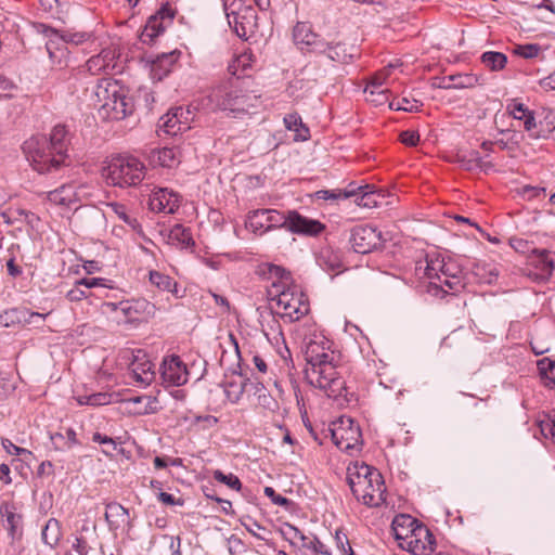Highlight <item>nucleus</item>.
<instances>
[{
  "label": "nucleus",
  "instance_id": "1",
  "mask_svg": "<svg viewBox=\"0 0 555 555\" xmlns=\"http://www.w3.org/2000/svg\"><path fill=\"white\" fill-rule=\"evenodd\" d=\"M308 383L323 390L328 398H339L346 390L345 380L336 366L337 356L331 350V341L323 335L314 334L305 339L302 348Z\"/></svg>",
  "mask_w": 555,
  "mask_h": 555
},
{
  "label": "nucleus",
  "instance_id": "2",
  "mask_svg": "<svg viewBox=\"0 0 555 555\" xmlns=\"http://www.w3.org/2000/svg\"><path fill=\"white\" fill-rule=\"evenodd\" d=\"M268 279L271 280L267 293L270 301L276 305V312L289 322L300 320L308 314L310 305L301 287L294 283L291 272L275 264L268 267Z\"/></svg>",
  "mask_w": 555,
  "mask_h": 555
},
{
  "label": "nucleus",
  "instance_id": "3",
  "mask_svg": "<svg viewBox=\"0 0 555 555\" xmlns=\"http://www.w3.org/2000/svg\"><path fill=\"white\" fill-rule=\"evenodd\" d=\"M94 96L95 105L103 118L120 120L132 111L130 101L116 80L101 79L96 85Z\"/></svg>",
  "mask_w": 555,
  "mask_h": 555
},
{
  "label": "nucleus",
  "instance_id": "4",
  "mask_svg": "<svg viewBox=\"0 0 555 555\" xmlns=\"http://www.w3.org/2000/svg\"><path fill=\"white\" fill-rule=\"evenodd\" d=\"M102 176L113 186H137L145 177V165L133 156H117L103 167Z\"/></svg>",
  "mask_w": 555,
  "mask_h": 555
},
{
  "label": "nucleus",
  "instance_id": "5",
  "mask_svg": "<svg viewBox=\"0 0 555 555\" xmlns=\"http://www.w3.org/2000/svg\"><path fill=\"white\" fill-rule=\"evenodd\" d=\"M23 150L31 167L39 173L57 171L61 167L69 165L68 156L59 155L53 151L43 135L25 141Z\"/></svg>",
  "mask_w": 555,
  "mask_h": 555
},
{
  "label": "nucleus",
  "instance_id": "6",
  "mask_svg": "<svg viewBox=\"0 0 555 555\" xmlns=\"http://www.w3.org/2000/svg\"><path fill=\"white\" fill-rule=\"evenodd\" d=\"M334 444L341 451L353 454L360 451L362 434L359 425L350 417H340L328 428Z\"/></svg>",
  "mask_w": 555,
  "mask_h": 555
},
{
  "label": "nucleus",
  "instance_id": "7",
  "mask_svg": "<svg viewBox=\"0 0 555 555\" xmlns=\"http://www.w3.org/2000/svg\"><path fill=\"white\" fill-rule=\"evenodd\" d=\"M385 483L379 472H373V476L367 480H363L353 489L352 493L358 501L362 502L369 507H376L382 505L385 501Z\"/></svg>",
  "mask_w": 555,
  "mask_h": 555
},
{
  "label": "nucleus",
  "instance_id": "8",
  "mask_svg": "<svg viewBox=\"0 0 555 555\" xmlns=\"http://www.w3.org/2000/svg\"><path fill=\"white\" fill-rule=\"evenodd\" d=\"M103 306L112 312H120L128 321L154 317L156 311L155 305L144 298L105 302Z\"/></svg>",
  "mask_w": 555,
  "mask_h": 555
},
{
  "label": "nucleus",
  "instance_id": "9",
  "mask_svg": "<svg viewBox=\"0 0 555 555\" xmlns=\"http://www.w3.org/2000/svg\"><path fill=\"white\" fill-rule=\"evenodd\" d=\"M438 276L439 280L433 281V294L435 296H438L440 294L454 295L464 288V282L461 275V270L453 263L444 262V268H442Z\"/></svg>",
  "mask_w": 555,
  "mask_h": 555
},
{
  "label": "nucleus",
  "instance_id": "10",
  "mask_svg": "<svg viewBox=\"0 0 555 555\" xmlns=\"http://www.w3.org/2000/svg\"><path fill=\"white\" fill-rule=\"evenodd\" d=\"M435 545L434 534L423 524L414 527V532L410 534L408 540L404 543H400L401 547L406 548L414 555H430L435 550Z\"/></svg>",
  "mask_w": 555,
  "mask_h": 555
},
{
  "label": "nucleus",
  "instance_id": "11",
  "mask_svg": "<svg viewBox=\"0 0 555 555\" xmlns=\"http://www.w3.org/2000/svg\"><path fill=\"white\" fill-rule=\"evenodd\" d=\"M350 242L356 253L367 254L380 245L382 233L371 225H359L352 230Z\"/></svg>",
  "mask_w": 555,
  "mask_h": 555
},
{
  "label": "nucleus",
  "instance_id": "12",
  "mask_svg": "<svg viewBox=\"0 0 555 555\" xmlns=\"http://www.w3.org/2000/svg\"><path fill=\"white\" fill-rule=\"evenodd\" d=\"M237 80L222 82L214 87L207 95L208 105L214 111H228L232 114Z\"/></svg>",
  "mask_w": 555,
  "mask_h": 555
},
{
  "label": "nucleus",
  "instance_id": "13",
  "mask_svg": "<svg viewBox=\"0 0 555 555\" xmlns=\"http://www.w3.org/2000/svg\"><path fill=\"white\" fill-rule=\"evenodd\" d=\"M188 370L178 356H170L163 360L160 377L167 386H180L188 382Z\"/></svg>",
  "mask_w": 555,
  "mask_h": 555
},
{
  "label": "nucleus",
  "instance_id": "14",
  "mask_svg": "<svg viewBox=\"0 0 555 555\" xmlns=\"http://www.w3.org/2000/svg\"><path fill=\"white\" fill-rule=\"evenodd\" d=\"M293 39L296 46L301 50L306 49L310 52L318 53L322 51L324 38H321L312 30L311 24L307 22H298L293 28Z\"/></svg>",
  "mask_w": 555,
  "mask_h": 555
},
{
  "label": "nucleus",
  "instance_id": "15",
  "mask_svg": "<svg viewBox=\"0 0 555 555\" xmlns=\"http://www.w3.org/2000/svg\"><path fill=\"white\" fill-rule=\"evenodd\" d=\"M180 206V196L167 188H159L150 197V207L153 211L173 214Z\"/></svg>",
  "mask_w": 555,
  "mask_h": 555
},
{
  "label": "nucleus",
  "instance_id": "16",
  "mask_svg": "<svg viewBox=\"0 0 555 555\" xmlns=\"http://www.w3.org/2000/svg\"><path fill=\"white\" fill-rule=\"evenodd\" d=\"M323 44L325 48L318 53L325 54L333 62L348 63L358 54L354 46H348L339 40L324 39Z\"/></svg>",
  "mask_w": 555,
  "mask_h": 555
},
{
  "label": "nucleus",
  "instance_id": "17",
  "mask_svg": "<svg viewBox=\"0 0 555 555\" xmlns=\"http://www.w3.org/2000/svg\"><path fill=\"white\" fill-rule=\"evenodd\" d=\"M293 233L305 235H318L324 230V225L318 221L301 216L295 210L288 211L287 229Z\"/></svg>",
  "mask_w": 555,
  "mask_h": 555
},
{
  "label": "nucleus",
  "instance_id": "18",
  "mask_svg": "<svg viewBox=\"0 0 555 555\" xmlns=\"http://www.w3.org/2000/svg\"><path fill=\"white\" fill-rule=\"evenodd\" d=\"M444 268V259L437 254L426 255L424 261H418L415 267V272L418 278H426L429 280L428 292L433 293V281L439 280L438 274Z\"/></svg>",
  "mask_w": 555,
  "mask_h": 555
},
{
  "label": "nucleus",
  "instance_id": "19",
  "mask_svg": "<svg viewBox=\"0 0 555 555\" xmlns=\"http://www.w3.org/2000/svg\"><path fill=\"white\" fill-rule=\"evenodd\" d=\"M0 515L2 517L3 526L8 530L10 538L15 541L20 540L23 535L22 529V515L16 513L14 504L3 502L0 505Z\"/></svg>",
  "mask_w": 555,
  "mask_h": 555
},
{
  "label": "nucleus",
  "instance_id": "20",
  "mask_svg": "<svg viewBox=\"0 0 555 555\" xmlns=\"http://www.w3.org/2000/svg\"><path fill=\"white\" fill-rule=\"evenodd\" d=\"M48 314L29 311L26 308H14L0 314V325L11 326L17 323H36L43 321Z\"/></svg>",
  "mask_w": 555,
  "mask_h": 555
},
{
  "label": "nucleus",
  "instance_id": "21",
  "mask_svg": "<svg viewBox=\"0 0 555 555\" xmlns=\"http://www.w3.org/2000/svg\"><path fill=\"white\" fill-rule=\"evenodd\" d=\"M116 52L113 49H103L99 54L86 62V69L91 75L107 74L115 68Z\"/></svg>",
  "mask_w": 555,
  "mask_h": 555
},
{
  "label": "nucleus",
  "instance_id": "22",
  "mask_svg": "<svg viewBox=\"0 0 555 555\" xmlns=\"http://www.w3.org/2000/svg\"><path fill=\"white\" fill-rule=\"evenodd\" d=\"M508 113L513 116V118L520 120L524 122V129L528 132L529 137L532 139L535 128H538V122L535 120L534 112L530 111L522 103L513 101L507 105Z\"/></svg>",
  "mask_w": 555,
  "mask_h": 555
},
{
  "label": "nucleus",
  "instance_id": "23",
  "mask_svg": "<svg viewBox=\"0 0 555 555\" xmlns=\"http://www.w3.org/2000/svg\"><path fill=\"white\" fill-rule=\"evenodd\" d=\"M180 52L171 51L157 55L151 63V74L154 79L162 80L167 76L179 59Z\"/></svg>",
  "mask_w": 555,
  "mask_h": 555
},
{
  "label": "nucleus",
  "instance_id": "24",
  "mask_svg": "<svg viewBox=\"0 0 555 555\" xmlns=\"http://www.w3.org/2000/svg\"><path fill=\"white\" fill-rule=\"evenodd\" d=\"M105 519L109 530L124 529L129 524L128 509L117 502H111L106 505Z\"/></svg>",
  "mask_w": 555,
  "mask_h": 555
},
{
  "label": "nucleus",
  "instance_id": "25",
  "mask_svg": "<svg viewBox=\"0 0 555 555\" xmlns=\"http://www.w3.org/2000/svg\"><path fill=\"white\" fill-rule=\"evenodd\" d=\"M47 199L54 205L69 206L79 199L75 184L66 183L47 193Z\"/></svg>",
  "mask_w": 555,
  "mask_h": 555
},
{
  "label": "nucleus",
  "instance_id": "26",
  "mask_svg": "<svg viewBox=\"0 0 555 555\" xmlns=\"http://www.w3.org/2000/svg\"><path fill=\"white\" fill-rule=\"evenodd\" d=\"M248 385H251L248 378L242 374H232L223 384L228 400L232 403L238 402Z\"/></svg>",
  "mask_w": 555,
  "mask_h": 555
},
{
  "label": "nucleus",
  "instance_id": "27",
  "mask_svg": "<svg viewBox=\"0 0 555 555\" xmlns=\"http://www.w3.org/2000/svg\"><path fill=\"white\" fill-rule=\"evenodd\" d=\"M420 522L410 515H397L392 520V531L395 539L400 543H404L410 534L414 532V527L418 526Z\"/></svg>",
  "mask_w": 555,
  "mask_h": 555
},
{
  "label": "nucleus",
  "instance_id": "28",
  "mask_svg": "<svg viewBox=\"0 0 555 555\" xmlns=\"http://www.w3.org/2000/svg\"><path fill=\"white\" fill-rule=\"evenodd\" d=\"M259 96L244 91L238 86L236 87V93L234 96L232 114L234 117L248 113L250 108H256L259 105Z\"/></svg>",
  "mask_w": 555,
  "mask_h": 555
},
{
  "label": "nucleus",
  "instance_id": "29",
  "mask_svg": "<svg viewBox=\"0 0 555 555\" xmlns=\"http://www.w3.org/2000/svg\"><path fill=\"white\" fill-rule=\"evenodd\" d=\"M373 472L378 470L365 463L356 462L350 464L347 468V482L350 486L351 491L357 489L358 485L362 483L363 480H367L369 477H372Z\"/></svg>",
  "mask_w": 555,
  "mask_h": 555
},
{
  "label": "nucleus",
  "instance_id": "30",
  "mask_svg": "<svg viewBox=\"0 0 555 555\" xmlns=\"http://www.w3.org/2000/svg\"><path fill=\"white\" fill-rule=\"evenodd\" d=\"M185 112L182 107H177L162 117V127L164 128L165 132L168 134H177L178 132L189 129L188 122H183L181 120ZM186 114H190V112L186 111Z\"/></svg>",
  "mask_w": 555,
  "mask_h": 555
},
{
  "label": "nucleus",
  "instance_id": "31",
  "mask_svg": "<svg viewBox=\"0 0 555 555\" xmlns=\"http://www.w3.org/2000/svg\"><path fill=\"white\" fill-rule=\"evenodd\" d=\"M151 163L166 168H172L179 164V152L175 147L153 150L150 155Z\"/></svg>",
  "mask_w": 555,
  "mask_h": 555
},
{
  "label": "nucleus",
  "instance_id": "32",
  "mask_svg": "<svg viewBox=\"0 0 555 555\" xmlns=\"http://www.w3.org/2000/svg\"><path fill=\"white\" fill-rule=\"evenodd\" d=\"M53 151H56L59 155L68 156L67 149L69 144V134L65 126H55L48 140Z\"/></svg>",
  "mask_w": 555,
  "mask_h": 555
},
{
  "label": "nucleus",
  "instance_id": "33",
  "mask_svg": "<svg viewBox=\"0 0 555 555\" xmlns=\"http://www.w3.org/2000/svg\"><path fill=\"white\" fill-rule=\"evenodd\" d=\"M103 279L100 278H85L76 282L75 286L69 289L66 294V298L69 301H80L89 296L86 289L81 288H92L96 286H101Z\"/></svg>",
  "mask_w": 555,
  "mask_h": 555
},
{
  "label": "nucleus",
  "instance_id": "34",
  "mask_svg": "<svg viewBox=\"0 0 555 555\" xmlns=\"http://www.w3.org/2000/svg\"><path fill=\"white\" fill-rule=\"evenodd\" d=\"M168 242L177 247L189 248L195 245L190 229L175 224L168 233Z\"/></svg>",
  "mask_w": 555,
  "mask_h": 555
},
{
  "label": "nucleus",
  "instance_id": "35",
  "mask_svg": "<svg viewBox=\"0 0 555 555\" xmlns=\"http://www.w3.org/2000/svg\"><path fill=\"white\" fill-rule=\"evenodd\" d=\"M50 440L53 448L59 451L72 449L79 444L77 434L73 428H64V431L51 434Z\"/></svg>",
  "mask_w": 555,
  "mask_h": 555
},
{
  "label": "nucleus",
  "instance_id": "36",
  "mask_svg": "<svg viewBox=\"0 0 555 555\" xmlns=\"http://www.w3.org/2000/svg\"><path fill=\"white\" fill-rule=\"evenodd\" d=\"M532 139L555 140V111L546 112L543 119L538 121Z\"/></svg>",
  "mask_w": 555,
  "mask_h": 555
},
{
  "label": "nucleus",
  "instance_id": "37",
  "mask_svg": "<svg viewBox=\"0 0 555 555\" xmlns=\"http://www.w3.org/2000/svg\"><path fill=\"white\" fill-rule=\"evenodd\" d=\"M149 280L151 284L157 287L159 291L169 292L178 297V284L169 275L159 271L152 270L149 273Z\"/></svg>",
  "mask_w": 555,
  "mask_h": 555
},
{
  "label": "nucleus",
  "instance_id": "38",
  "mask_svg": "<svg viewBox=\"0 0 555 555\" xmlns=\"http://www.w3.org/2000/svg\"><path fill=\"white\" fill-rule=\"evenodd\" d=\"M51 28L47 30V36L49 37L48 42L46 43L47 51L49 56L53 63L62 65L63 59L67 55V49L65 44L61 41L60 38H56L51 31Z\"/></svg>",
  "mask_w": 555,
  "mask_h": 555
},
{
  "label": "nucleus",
  "instance_id": "39",
  "mask_svg": "<svg viewBox=\"0 0 555 555\" xmlns=\"http://www.w3.org/2000/svg\"><path fill=\"white\" fill-rule=\"evenodd\" d=\"M267 221L264 209H256L247 215L246 228L256 234H263L269 231Z\"/></svg>",
  "mask_w": 555,
  "mask_h": 555
},
{
  "label": "nucleus",
  "instance_id": "40",
  "mask_svg": "<svg viewBox=\"0 0 555 555\" xmlns=\"http://www.w3.org/2000/svg\"><path fill=\"white\" fill-rule=\"evenodd\" d=\"M62 537L61 525L57 519L50 518L42 529L41 538L44 544L50 547L57 545Z\"/></svg>",
  "mask_w": 555,
  "mask_h": 555
},
{
  "label": "nucleus",
  "instance_id": "41",
  "mask_svg": "<svg viewBox=\"0 0 555 555\" xmlns=\"http://www.w3.org/2000/svg\"><path fill=\"white\" fill-rule=\"evenodd\" d=\"M388 92L389 90L387 88H382V82H370L364 89L366 101L373 103L375 106L384 105L389 101Z\"/></svg>",
  "mask_w": 555,
  "mask_h": 555
},
{
  "label": "nucleus",
  "instance_id": "42",
  "mask_svg": "<svg viewBox=\"0 0 555 555\" xmlns=\"http://www.w3.org/2000/svg\"><path fill=\"white\" fill-rule=\"evenodd\" d=\"M166 28V25L163 20L158 18V16H151L145 25V28L141 35V40L144 43H150L154 40L155 37L160 35Z\"/></svg>",
  "mask_w": 555,
  "mask_h": 555
},
{
  "label": "nucleus",
  "instance_id": "43",
  "mask_svg": "<svg viewBox=\"0 0 555 555\" xmlns=\"http://www.w3.org/2000/svg\"><path fill=\"white\" fill-rule=\"evenodd\" d=\"M540 376L544 386L555 387V361L550 358H543L537 363Z\"/></svg>",
  "mask_w": 555,
  "mask_h": 555
},
{
  "label": "nucleus",
  "instance_id": "44",
  "mask_svg": "<svg viewBox=\"0 0 555 555\" xmlns=\"http://www.w3.org/2000/svg\"><path fill=\"white\" fill-rule=\"evenodd\" d=\"M534 266L541 271V274L550 276L555 268L552 253L546 249L535 250Z\"/></svg>",
  "mask_w": 555,
  "mask_h": 555
},
{
  "label": "nucleus",
  "instance_id": "45",
  "mask_svg": "<svg viewBox=\"0 0 555 555\" xmlns=\"http://www.w3.org/2000/svg\"><path fill=\"white\" fill-rule=\"evenodd\" d=\"M285 127L296 132V137L300 140H307L309 137V129L302 124L301 117L297 113L288 114L284 117Z\"/></svg>",
  "mask_w": 555,
  "mask_h": 555
},
{
  "label": "nucleus",
  "instance_id": "46",
  "mask_svg": "<svg viewBox=\"0 0 555 555\" xmlns=\"http://www.w3.org/2000/svg\"><path fill=\"white\" fill-rule=\"evenodd\" d=\"M108 207L121 221L129 225L133 231L141 230L140 222L133 215L129 214L127 207L124 204L111 203L108 204Z\"/></svg>",
  "mask_w": 555,
  "mask_h": 555
},
{
  "label": "nucleus",
  "instance_id": "47",
  "mask_svg": "<svg viewBox=\"0 0 555 555\" xmlns=\"http://www.w3.org/2000/svg\"><path fill=\"white\" fill-rule=\"evenodd\" d=\"M481 63L490 70H501L507 63V57L504 53L487 51L481 55Z\"/></svg>",
  "mask_w": 555,
  "mask_h": 555
},
{
  "label": "nucleus",
  "instance_id": "48",
  "mask_svg": "<svg viewBox=\"0 0 555 555\" xmlns=\"http://www.w3.org/2000/svg\"><path fill=\"white\" fill-rule=\"evenodd\" d=\"M132 373L137 382H140L145 385H150L155 377V372L153 371V364L149 361L141 364H133Z\"/></svg>",
  "mask_w": 555,
  "mask_h": 555
},
{
  "label": "nucleus",
  "instance_id": "49",
  "mask_svg": "<svg viewBox=\"0 0 555 555\" xmlns=\"http://www.w3.org/2000/svg\"><path fill=\"white\" fill-rule=\"evenodd\" d=\"M50 31L56 38H60V41H62L64 44L73 43L78 46L86 42L90 38V35L88 33H73L69 30L59 31L55 29H50Z\"/></svg>",
  "mask_w": 555,
  "mask_h": 555
},
{
  "label": "nucleus",
  "instance_id": "50",
  "mask_svg": "<svg viewBox=\"0 0 555 555\" xmlns=\"http://www.w3.org/2000/svg\"><path fill=\"white\" fill-rule=\"evenodd\" d=\"M383 196L374 191L371 186L367 190H363L361 194L354 199L356 204L365 208L377 207L380 204Z\"/></svg>",
  "mask_w": 555,
  "mask_h": 555
},
{
  "label": "nucleus",
  "instance_id": "51",
  "mask_svg": "<svg viewBox=\"0 0 555 555\" xmlns=\"http://www.w3.org/2000/svg\"><path fill=\"white\" fill-rule=\"evenodd\" d=\"M268 219L269 231L275 228L287 229L288 214L284 215L275 209H264Z\"/></svg>",
  "mask_w": 555,
  "mask_h": 555
},
{
  "label": "nucleus",
  "instance_id": "52",
  "mask_svg": "<svg viewBox=\"0 0 555 555\" xmlns=\"http://www.w3.org/2000/svg\"><path fill=\"white\" fill-rule=\"evenodd\" d=\"M422 103L415 99L401 98L397 101L389 102V108L404 112H417Z\"/></svg>",
  "mask_w": 555,
  "mask_h": 555
},
{
  "label": "nucleus",
  "instance_id": "53",
  "mask_svg": "<svg viewBox=\"0 0 555 555\" xmlns=\"http://www.w3.org/2000/svg\"><path fill=\"white\" fill-rule=\"evenodd\" d=\"M214 479L221 483L227 485L229 488H231L233 490L238 491L242 487V482L237 476H235L233 474H224L219 469L214 472Z\"/></svg>",
  "mask_w": 555,
  "mask_h": 555
},
{
  "label": "nucleus",
  "instance_id": "54",
  "mask_svg": "<svg viewBox=\"0 0 555 555\" xmlns=\"http://www.w3.org/2000/svg\"><path fill=\"white\" fill-rule=\"evenodd\" d=\"M301 546L310 550L313 555H331L328 547L315 537H307L306 542H302Z\"/></svg>",
  "mask_w": 555,
  "mask_h": 555
},
{
  "label": "nucleus",
  "instance_id": "55",
  "mask_svg": "<svg viewBox=\"0 0 555 555\" xmlns=\"http://www.w3.org/2000/svg\"><path fill=\"white\" fill-rule=\"evenodd\" d=\"M334 539L336 542V546L340 551L341 555H353V551L350 546L349 539L341 529H337L335 531Z\"/></svg>",
  "mask_w": 555,
  "mask_h": 555
},
{
  "label": "nucleus",
  "instance_id": "56",
  "mask_svg": "<svg viewBox=\"0 0 555 555\" xmlns=\"http://www.w3.org/2000/svg\"><path fill=\"white\" fill-rule=\"evenodd\" d=\"M541 52V47L535 43L520 44L514 49V53L525 59H533Z\"/></svg>",
  "mask_w": 555,
  "mask_h": 555
},
{
  "label": "nucleus",
  "instance_id": "57",
  "mask_svg": "<svg viewBox=\"0 0 555 555\" xmlns=\"http://www.w3.org/2000/svg\"><path fill=\"white\" fill-rule=\"evenodd\" d=\"M539 427L541 430V434L545 438H551L555 441V423L553 421L552 415H544L543 418L539 420Z\"/></svg>",
  "mask_w": 555,
  "mask_h": 555
},
{
  "label": "nucleus",
  "instance_id": "58",
  "mask_svg": "<svg viewBox=\"0 0 555 555\" xmlns=\"http://www.w3.org/2000/svg\"><path fill=\"white\" fill-rule=\"evenodd\" d=\"M283 534L286 539L289 540L291 543L295 544L297 542H306L307 535H305L297 527L286 524L283 529Z\"/></svg>",
  "mask_w": 555,
  "mask_h": 555
},
{
  "label": "nucleus",
  "instance_id": "59",
  "mask_svg": "<svg viewBox=\"0 0 555 555\" xmlns=\"http://www.w3.org/2000/svg\"><path fill=\"white\" fill-rule=\"evenodd\" d=\"M242 526L255 538L264 541L266 538L259 534L256 530H262L266 531V528L261 526L257 520L253 519L251 517H245L242 521Z\"/></svg>",
  "mask_w": 555,
  "mask_h": 555
},
{
  "label": "nucleus",
  "instance_id": "60",
  "mask_svg": "<svg viewBox=\"0 0 555 555\" xmlns=\"http://www.w3.org/2000/svg\"><path fill=\"white\" fill-rule=\"evenodd\" d=\"M459 162L466 170H475L481 167V158L479 157L478 152H473L469 158H466V156H459Z\"/></svg>",
  "mask_w": 555,
  "mask_h": 555
},
{
  "label": "nucleus",
  "instance_id": "61",
  "mask_svg": "<svg viewBox=\"0 0 555 555\" xmlns=\"http://www.w3.org/2000/svg\"><path fill=\"white\" fill-rule=\"evenodd\" d=\"M241 5L242 4H241L240 0H223V9H224V12H225V15L228 17V22L230 25L232 24L231 16H233V22L235 24L238 23V15L236 12V7H241Z\"/></svg>",
  "mask_w": 555,
  "mask_h": 555
},
{
  "label": "nucleus",
  "instance_id": "62",
  "mask_svg": "<svg viewBox=\"0 0 555 555\" xmlns=\"http://www.w3.org/2000/svg\"><path fill=\"white\" fill-rule=\"evenodd\" d=\"M266 496H268L273 504L279 506H285L287 507L289 505V500L285 496L279 494L275 492V490L272 487H266L263 490Z\"/></svg>",
  "mask_w": 555,
  "mask_h": 555
},
{
  "label": "nucleus",
  "instance_id": "63",
  "mask_svg": "<svg viewBox=\"0 0 555 555\" xmlns=\"http://www.w3.org/2000/svg\"><path fill=\"white\" fill-rule=\"evenodd\" d=\"M112 395L108 392H95L90 395V406H102L112 402Z\"/></svg>",
  "mask_w": 555,
  "mask_h": 555
},
{
  "label": "nucleus",
  "instance_id": "64",
  "mask_svg": "<svg viewBox=\"0 0 555 555\" xmlns=\"http://www.w3.org/2000/svg\"><path fill=\"white\" fill-rule=\"evenodd\" d=\"M1 444L4 448V450L11 455H23V454L30 455L31 454L30 451L15 446L10 439H7V438L2 439Z\"/></svg>",
  "mask_w": 555,
  "mask_h": 555
}]
</instances>
